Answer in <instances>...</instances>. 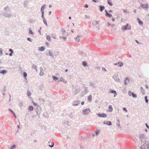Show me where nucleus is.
Here are the masks:
<instances>
[{
  "label": "nucleus",
  "instance_id": "41",
  "mask_svg": "<svg viewBox=\"0 0 149 149\" xmlns=\"http://www.w3.org/2000/svg\"><path fill=\"white\" fill-rule=\"evenodd\" d=\"M95 135L96 136L99 133V131L98 130H97L95 131Z\"/></svg>",
  "mask_w": 149,
  "mask_h": 149
},
{
  "label": "nucleus",
  "instance_id": "36",
  "mask_svg": "<svg viewBox=\"0 0 149 149\" xmlns=\"http://www.w3.org/2000/svg\"><path fill=\"white\" fill-rule=\"evenodd\" d=\"M16 148V145L15 144L11 146L10 149H14Z\"/></svg>",
  "mask_w": 149,
  "mask_h": 149
},
{
  "label": "nucleus",
  "instance_id": "31",
  "mask_svg": "<svg viewBox=\"0 0 149 149\" xmlns=\"http://www.w3.org/2000/svg\"><path fill=\"white\" fill-rule=\"evenodd\" d=\"M52 78H53V79L55 81L57 80L58 79L57 77H56L54 76H52Z\"/></svg>",
  "mask_w": 149,
  "mask_h": 149
},
{
  "label": "nucleus",
  "instance_id": "44",
  "mask_svg": "<svg viewBox=\"0 0 149 149\" xmlns=\"http://www.w3.org/2000/svg\"><path fill=\"white\" fill-rule=\"evenodd\" d=\"M84 92L85 93H87L88 92V89L87 88H85L84 89Z\"/></svg>",
  "mask_w": 149,
  "mask_h": 149
},
{
  "label": "nucleus",
  "instance_id": "63",
  "mask_svg": "<svg viewBox=\"0 0 149 149\" xmlns=\"http://www.w3.org/2000/svg\"><path fill=\"white\" fill-rule=\"evenodd\" d=\"M102 70L105 72L106 71V69L104 68H102Z\"/></svg>",
  "mask_w": 149,
  "mask_h": 149
},
{
  "label": "nucleus",
  "instance_id": "1",
  "mask_svg": "<svg viewBox=\"0 0 149 149\" xmlns=\"http://www.w3.org/2000/svg\"><path fill=\"white\" fill-rule=\"evenodd\" d=\"M139 137L142 142H144L145 141L141 147V149H149L148 142L146 141V137L144 134H141L140 135Z\"/></svg>",
  "mask_w": 149,
  "mask_h": 149
},
{
  "label": "nucleus",
  "instance_id": "47",
  "mask_svg": "<svg viewBox=\"0 0 149 149\" xmlns=\"http://www.w3.org/2000/svg\"><path fill=\"white\" fill-rule=\"evenodd\" d=\"M52 145H49V147H51V148L53 147L54 146V143L53 142H52Z\"/></svg>",
  "mask_w": 149,
  "mask_h": 149
},
{
  "label": "nucleus",
  "instance_id": "14",
  "mask_svg": "<svg viewBox=\"0 0 149 149\" xmlns=\"http://www.w3.org/2000/svg\"><path fill=\"white\" fill-rule=\"evenodd\" d=\"M113 78L114 79L116 82L118 81L119 80L118 77L116 75L113 76Z\"/></svg>",
  "mask_w": 149,
  "mask_h": 149
},
{
  "label": "nucleus",
  "instance_id": "43",
  "mask_svg": "<svg viewBox=\"0 0 149 149\" xmlns=\"http://www.w3.org/2000/svg\"><path fill=\"white\" fill-rule=\"evenodd\" d=\"M147 96H146L145 97V100L146 102V103H148V100L147 99Z\"/></svg>",
  "mask_w": 149,
  "mask_h": 149
},
{
  "label": "nucleus",
  "instance_id": "52",
  "mask_svg": "<svg viewBox=\"0 0 149 149\" xmlns=\"http://www.w3.org/2000/svg\"><path fill=\"white\" fill-rule=\"evenodd\" d=\"M85 18L86 19H89L90 17V16L87 15H85Z\"/></svg>",
  "mask_w": 149,
  "mask_h": 149
},
{
  "label": "nucleus",
  "instance_id": "34",
  "mask_svg": "<svg viewBox=\"0 0 149 149\" xmlns=\"http://www.w3.org/2000/svg\"><path fill=\"white\" fill-rule=\"evenodd\" d=\"M33 107L32 106H29L28 108V109L31 111L33 110Z\"/></svg>",
  "mask_w": 149,
  "mask_h": 149
},
{
  "label": "nucleus",
  "instance_id": "30",
  "mask_svg": "<svg viewBox=\"0 0 149 149\" xmlns=\"http://www.w3.org/2000/svg\"><path fill=\"white\" fill-rule=\"evenodd\" d=\"M92 99V96L91 95H90L88 96V100L89 102H90L91 101Z\"/></svg>",
  "mask_w": 149,
  "mask_h": 149
},
{
  "label": "nucleus",
  "instance_id": "10",
  "mask_svg": "<svg viewBox=\"0 0 149 149\" xmlns=\"http://www.w3.org/2000/svg\"><path fill=\"white\" fill-rule=\"evenodd\" d=\"M80 103V102L79 100L74 101L73 102L72 105L73 106H77Z\"/></svg>",
  "mask_w": 149,
  "mask_h": 149
},
{
  "label": "nucleus",
  "instance_id": "57",
  "mask_svg": "<svg viewBox=\"0 0 149 149\" xmlns=\"http://www.w3.org/2000/svg\"><path fill=\"white\" fill-rule=\"evenodd\" d=\"M54 54L55 56H56L59 54V53L58 52H56Z\"/></svg>",
  "mask_w": 149,
  "mask_h": 149
},
{
  "label": "nucleus",
  "instance_id": "42",
  "mask_svg": "<svg viewBox=\"0 0 149 149\" xmlns=\"http://www.w3.org/2000/svg\"><path fill=\"white\" fill-rule=\"evenodd\" d=\"M36 67H37L36 65H35L34 64L32 66V68H33L34 69H35L36 70V71H37Z\"/></svg>",
  "mask_w": 149,
  "mask_h": 149
},
{
  "label": "nucleus",
  "instance_id": "49",
  "mask_svg": "<svg viewBox=\"0 0 149 149\" xmlns=\"http://www.w3.org/2000/svg\"><path fill=\"white\" fill-rule=\"evenodd\" d=\"M27 40H28L30 42H31L33 40L32 39H31L30 38H27Z\"/></svg>",
  "mask_w": 149,
  "mask_h": 149
},
{
  "label": "nucleus",
  "instance_id": "37",
  "mask_svg": "<svg viewBox=\"0 0 149 149\" xmlns=\"http://www.w3.org/2000/svg\"><path fill=\"white\" fill-rule=\"evenodd\" d=\"M87 65V64L86 63L85 61H84L83 62H82V65L84 66H86Z\"/></svg>",
  "mask_w": 149,
  "mask_h": 149
},
{
  "label": "nucleus",
  "instance_id": "19",
  "mask_svg": "<svg viewBox=\"0 0 149 149\" xmlns=\"http://www.w3.org/2000/svg\"><path fill=\"white\" fill-rule=\"evenodd\" d=\"M104 124H106L108 125H112L111 122L109 121H104L103 123Z\"/></svg>",
  "mask_w": 149,
  "mask_h": 149
},
{
  "label": "nucleus",
  "instance_id": "26",
  "mask_svg": "<svg viewBox=\"0 0 149 149\" xmlns=\"http://www.w3.org/2000/svg\"><path fill=\"white\" fill-rule=\"evenodd\" d=\"M47 39L49 42H51V39L50 36L49 35H47L46 37Z\"/></svg>",
  "mask_w": 149,
  "mask_h": 149
},
{
  "label": "nucleus",
  "instance_id": "45",
  "mask_svg": "<svg viewBox=\"0 0 149 149\" xmlns=\"http://www.w3.org/2000/svg\"><path fill=\"white\" fill-rule=\"evenodd\" d=\"M29 33L30 34H34V33L31 29H30L29 31Z\"/></svg>",
  "mask_w": 149,
  "mask_h": 149
},
{
  "label": "nucleus",
  "instance_id": "22",
  "mask_svg": "<svg viewBox=\"0 0 149 149\" xmlns=\"http://www.w3.org/2000/svg\"><path fill=\"white\" fill-rule=\"evenodd\" d=\"M140 90L141 93L143 95H144L145 94V91L142 87H141Z\"/></svg>",
  "mask_w": 149,
  "mask_h": 149
},
{
  "label": "nucleus",
  "instance_id": "11",
  "mask_svg": "<svg viewBox=\"0 0 149 149\" xmlns=\"http://www.w3.org/2000/svg\"><path fill=\"white\" fill-rule=\"evenodd\" d=\"M40 72L39 74V75L40 76H43L44 74V71L42 67L40 68Z\"/></svg>",
  "mask_w": 149,
  "mask_h": 149
},
{
  "label": "nucleus",
  "instance_id": "17",
  "mask_svg": "<svg viewBox=\"0 0 149 149\" xmlns=\"http://www.w3.org/2000/svg\"><path fill=\"white\" fill-rule=\"evenodd\" d=\"M7 72V70H0V73H1L3 74H5Z\"/></svg>",
  "mask_w": 149,
  "mask_h": 149
},
{
  "label": "nucleus",
  "instance_id": "40",
  "mask_svg": "<svg viewBox=\"0 0 149 149\" xmlns=\"http://www.w3.org/2000/svg\"><path fill=\"white\" fill-rule=\"evenodd\" d=\"M2 51V49L0 48V56H1L3 55Z\"/></svg>",
  "mask_w": 149,
  "mask_h": 149
},
{
  "label": "nucleus",
  "instance_id": "6",
  "mask_svg": "<svg viewBox=\"0 0 149 149\" xmlns=\"http://www.w3.org/2000/svg\"><path fill=\"white\" fill-rule=\"evenodd\" d=\"M82 39V37L81 35H78L76 37L74 38L75 41L78 42H79Z\"/></svg>",
  "mask_w": 149,
  "mask_h": 149
},
{
  "label": "nucleus",
  "instance_id": "28",
  "mask_svg": "<svg viewBox=\"0 0 149 149\" xmlns=\"http://www.w3.org/2000/svg\"><path fill=\"white\" fill-rule=\"evenodd\" d=\"M35 20L34 19H30L29 20V22L30 23H33L35 22Z\"/></svg>",
  "mask_w": 149,
  "mask_h": 149
},
{
  "label": "nucleus",
  "instance_id": "48",
  "mask_svg": "<svg viewBox=\"0 0 149 149\" xmlns=\"http://www.w3.org/2000/svg\"><path fill=\"white\" fill-rule=\"evenodd\" d=\"M33 105L35 106H36L37 108H38V107H40V106L39 105H38V104L36 103L33 102Z\"/></svg>",
  "mask_w": 149,
  "mask_h": 149
},
{
  "label": "nucleus",
  "instance_id": "9",
  "mask_svg": "<svg viewBox=\"0 0 149 149\" xmlns=\"http://www.w3.org/2000/svg\"><path fill=\"white\" fill-rule=\"evenodd\" d=\"M92 24L93 26H96L97 27H98L99 26V23L98 21H93Z\"/></svg>",
  "mask_w": 149,
  "mask_h": 149
},
{
  "label": "nucleus",
  "instance_id": "20",
  "mask_svg": "<svg viewBox=\"0 0 149 149\" xmlns=\"http://www.w3.org/2000/svg\"><path fill=\"white\" fill-rule=\"evenodd\" d=\"M137 20L138 21L139 24L141 25H143V22L142 21H141L140 19L139 18H137Z\"/></svg>",
  "mask_w": 149,
  "mask_h": 149
},
{
  "label": "nucleus",
  "instance_id": "7",
  "mask_svg": "<svg viewBox=\"0 0 149 149\" xmlns=\"http://www.w3.org/2000/svg\"><path fill=\"white\" fill-rule=\"evenodd\" d=\"M89 86L92 87L93 88H95L97 86L96 84L93 81L90 82L89 83Z\"/></svg>",
  "mask_w": 149,
  "mask_h": 149
},
{
  "label": "nucleus",
  "instance_id": "25",
  "mask_svg": "<svg viewBox=\"0 0 149 149\" xmlns=\"http://www.w3.org/2000/svg\"><path fill=\"white\" fill-rule=\"evenodd\" d=\"M38 48L39 49H38V50L41 51H43L45 50V48L43 47H39Z\"/></svg>",
  "mask_w": 149,
  "mask_h": 149
},
{
  "label": "nucleus",
  "instance_id": "61",
  "mask_svg": "<svg viewBox=\"0 0 149 149\" xmlns=\"http://www.w3.org/2000/svg\"><path fill=\"white\" fill-rule=\"evenodd\" d=\"M80 54L82 56H85V54L82 52H80Z\"/></svg>",
  "mask_w": 149,
  "mask_h": 149
},
{
  "label": "nucleus",
  "instance_id": "50",
  "mask_svg": "<svg viewBox=\"0 0 149 149\" xmlns=\"http://www.w3.org/2000/svg\"><path fill=\"white\" fill-rule=\"evenodd\" d=\"M27 94L28 96L29 97L31 95V92L30 91H28L27 92Z\"/></svg>",
  "mask_w": 149,
  "mask_h": 149
},
{
  "label": "nucleus",
  "instance_id": "21",
  "mask_svg": "<svg viewBox=\"0 0 149 149\" xmlns=\"http://www.w3.org/2000/svg\"><path fill=\"white\" fill-rule=\"evenodd\" d=\"M8 110L9 111H10L13 114V115L15 117V118H16L17 117H16V116L15 115V114L14 113V112L13 111V110H12L11 109H8Z\"/></svg>",
  "mask_w": 149,
  "mask_h": 149
},
{
  "label": "nucleus",
  "instance_id": "59",
  "mask_svg": "<svg viewBox=\"0 0 149 149\" xmlns=\"http://www.w3.org/2000/svg\"><path fill=\"white\" fill-rule=\"evenodd\" d=\"M88 6L87 4H86L84 6V7L85 8H88Z\"/></svg>",
  "mask_w": 149,
  "mask_h": 149
},
{
  "label": "nucleus",
  "instance_id": "2",
  "mask_svg": "<svg viewBox=\"0 0 149 149\" xmlns=\"http://www.w3.org/2000/svg\"><path fill=\"white\" fill-rule=\"evenodd\" d=\"M61 32L63 35L62 36H60V38H63L65 41L66 40L67 38V36L68 35V33L66 32L64 29H61Z\"/></svg>",
  "mask_w": 149,
  "mask_h": 149
},
{
  "label": "nucleus",
  "instance_id": "27",
  "mask_svg": "<svg viewBox=\"0 0 149 149\" xmlns=\"http://www.w3.org/2000/svg\"><path fill=\"white\" fill-rule=\"evenodd\" d=\"M4 9L6 11H10V9L9 8L8 6L4 8Z\"/></svg>",
  "mask_w": 149,
  "mask_h": 149
},
{
  "label": "nucleus",
  "instance_id": "32",
  "mask_svg": "<svg viewBox=\"0 0 149 149\" xmlns=\"http://www.w3.org/2000/svg\"><path fill=\"white\" fill-rule=\"evenodd\" d=\"M27 3H28V2L27 1H24V4H23L24 6L25 7H26L27 6V5H28Z\"/></svg>",
  "mask_w": 149,
  "mask_h": 149
},
{
  "label": "nucleus",
  "instance_id": "15",
  "mask_svg": "<svg viewBox=\"0 0 149 149\" xmlns=\"http://www.w3.org/2000/svg\"><path fill=\"white\" fill-rule=\"evenodd\" d=\"M47 52L49 53V56H51L52 58H53L54 57V55L51 51L50 50H48Z\"/></svg>",
  "mask_w": 149,
  "mask_h": 149
},
{
  "label": "nucleus",
  "instance_id": "62",
  "mask_svg": "<svg viewBox=\"0 0 149 149\" xmlns=\"http://www.w3.org/2000/svg\"><path fill=\"white\" fill-rule=\"evenodd\" d=\"M135 41L136 42V43H137L138 44H141V43H140V42H139L138 41H137L136 40H135Z\"/></svg>",
  "mask_w": 149,
  "mask_h": 149
},
{
  "label": "nucleus",
  "instance_id": "33",
  "mask_svg": "<svg viewBox=\"0 0 149 149\" xmlns=\"http://www.w3.org/2000/svg\"><path fill=\"white\" fill-rule=\"evenodd\" d=\"M131 95L133 97L136 98L137 97V95L134 94V93H132Z\"/></svg>",
  "mask_w": 149,
  "mask_h": 149
},
{
  "label": "nucleus",
  "instance_id": "58",
  "mask_svg": "<svg viewBox=\"0 0 149 149\" xmlns=\"http://www.w3.org/2000/svg\"><path fill=\"white\" fill-rule=\"evenodd\" d=\"M117 121H118V123H117V124H116V125H117V126H119H119H120V124H119V120H117Z\"/></svg>",
  "mask_w": 149,
  "mask_h": 149
},
{
  "label": "nucleus",
  "instance_id": "38",
  "mask_svg": "<svg viewBox=\"0 0 149 149\" xmlns=\"http://www.w3.org/2000/svg\"><path fill=\"white\" fill-rule=\"evenodd\" d=\"M23 75L25 78H26L27 76L26 73L25 72H24L23 73Z\"/></svg>",
  "mask_w": 149,
  "mask_h": 149
},
{
  "label": "nucleus",
  "instance_id": "39",
  "mask_svg": "<svg viewBox=\"0 0 149 149\" xmlns=\"http://www.w3.org/2000/svg\"><path fill=\"white\" fill-rule=\"evenodd\" d=\"M43 22L47 26V21H46V19L45 18H43Z\"/></svg>",
  "mask_w": 149,
  "mask_h": 149
},
{
  "label": "nucleus",
  "instance_id": "51",
  "mask_svg": "<svg viewBox=\"0 0 149 149\" xmlns=\"http://www.w3.org/2000/svg\"><path fill=\"white\" fill-rule=\"evenodd\" d=\"M59 81L61 82L64 81V79L62 77H61Z\"/></svg>",
  "mask_w": 149,
  "mask_h": 149
},
{
  "label": "nucleus",
  "instance_id": "23",
  "mask_svg": "<svg viewBox=\"0 0 149 149\" xmlns=\"http://www.w3.org/2000/svg\"><path fill=\"white\" fill-rule=\"evenodd\" d=\"M100 10L101 11H102L105 8L104 7V6H100Z\"/></svg>",
  "mask_w": 149,
  "mask_h": 149
},
{
  "label": "nucleus",
  "instance_id": "64",
  "mask_svg": "<svg viewBox=\"0 0 149 149\" xmlns=\"http://www.w3.org/2000/svg\"><path fill=\"white\" fill-rule=\"evenodd\" d=\"M145 125H146V127H147L148 128V129H149V126H148V124H147V123H146V124H145Z\"/></svg>",
  "mask_w": 149,
  "mask_h": 149
},
{
  "label": "nucleus",
  "instance_id": "54",
  "mask_svg": "<svg viewBox=\"0 0 149 149\" xmlns=\"http://www.w3.org/2000/svg\"><path fill=\"white\" fill-rule=\"evenodd\" d=\"M133 92H132L131 91H129L128 92V95L129 96H131L132 95V93H133Z\"/></svg>",
  "mask_w": 149,
  "mask_h": 149
},
{
  "label": "nucleus",
  "instance_id": "8",
  "mask_svg": "<svg viewBox=\"0 0 149 149\" xmlns=\"http://www.w3.org/2000/svg\"><path fill=\"white\" fill-rule=\"evenodd\" d=\"M97 115L99 117L102 118H106L107 116V115L104 113H102V114L97 113Z\"/></svg>",
  "mask_w": 149,
  "mask_h": 149
},
{
  "label": "nucleus",
  "instance_id": "18",
  "mask_svg": "<svg viewBox=\"0 0 149 149\" xmlns=\"http://www.w3.org/2000/svg\"><path fill=\"white\" fill-rule=\"evenodd\" d=\"M141 6L143 8H147L148 7V4H142L141 5Z\"/></svg>",
  "mask_w": 149,
  "mask_h": 149
},
{
  "label": "nucleus",
  "instance_id": "55",
  "mask_svg": "<svg viewBox=\"0 0 149 149\" xmlns=\"http://www.w3.org/2000/svg\"><path fill=\"white\" fill-rule=\"evenodd\" d=\"M123 110L125 111V112H127V110L125 108H123Z\"/></svg>",
  "mask_w": 149,
  "mask_h": 149
},
{
  "label": "nucleus",
  "instance_id": "16",
  "mask_svg": "<svg viewBox=\"0 0 149 149\" xmlns=\"http://www.w3.org/2000/svg\"><path fill=\"white\" fill-rule=\"evenodd\" d=\"M105 12L106 13L105 15L106 16L109 17H112V15L111 14H109V13L108 12L107 10H105Z\"/></svg>",
  "mask_w": 149,
  "mask_h": 149
},
{
  "label": "nucleus",
  "instance_id": "5",
  "mask_svg": "<svg viewBox=\"0 0 149 149\" xmlns=\"http://www.w3.org/2000/svg\"><path fill=\"white\" fill-rule=\"evenodd\" d=\"M91 112L90 109L88 108L85 109L84 110L82 111V114L84 115H86L88 114Z\"/></svg>",
  "mask_w": 149,
  "mask_h": 149
},
{
  "label": "nucleus",
  "instance_id": "4",
  "mask_svg": "<svg viewBox=\"0 0 149 149\" xmlns=\"http://www.w3.org/2000/svg\"><path fill=\"white\" fill-rule=\"evenodd\" d=\"M3 16L6 18H10L11 17L12 15L10 13H8V12H5L3 14Z\"/></svg>",
  "mask_w": 149,
  "mask_h": 149
},
{
  "label": "nucleus",
  "instance_id": "3",
  "mask_svg": "<svg viewBox=\"0 0 149 149\" xmlns=\"http://www.w3.org/2000/svg\"><path fill=\"white\" fill-rule=\"evenodd\" d=\"M131 29V26L128 24H127L123 26L121 28V29L123 31H125L127 30H130Z\"/></svg>",
  "mask_w": 149,
  "mask_h": 149
},
{
  "label": "nucleus",
  "instance_id": "12",
  "mask_svg": "<svg viewBox=\"0 0 149 149\" xmlns=\"http://www.w3.org/2000/svg\"><path fill=\"white\" fill-rule=\"evenodd\" d=\"M114 65H117L119 67H121L123 65V63L122 62H120L114 63Z\"/></svg>",
  "mask_w": 149,
  "mask_h": 149
},
{
  "label": "nucleus",
  "instance_id": "53",
  "mask_svg": "<svg viewBox=\"0 0 149 149\" xmlns=\"http://www.w3.org/2000/svg\"><path fill=\"white\" fill-rule=\"evenodd\" d=\"M19 105L20 107L23 106V104L22 102H19Z\"/></svg>",
  "mask_w": 149,
  "mask_h": 149
},
{
  "label": "nucleus",
  "instance_id": "46",
  "mask_svg": "<svg viewBox=\"0 0 149 149\" xmlns=\"http://www.w3.org/2000/svg\"><path fill=\"white\" fill-rule=\"evenodd\" d=\"M107 3L110 6H113V4L111 3L110 1H107Z\"/></svg>",
  "mask_w": 149,
  "mask_h": 149
},
{
  "label": "nucleus",
  "instance_id": "35",
  "mask_svg": "<svg viewBox=\"0 0 149 149\" xmlns=\"http://www.w3.org/2000/svg\"><path fill=\"white\" fill-rule=\"evenodd\" d=\"M110 92L111 93L114 94L115 95H116L117 94V93L116 91L114 90H111Z\"/></svg>",
  "mask_w": 149,
  "mask_h": 149
},
{
  "label": "nucleus",
  "instance_id": "56",
  "mask_svg": "<svg viewBox=\"0 0 149 149\" xmlns=\"http://www.w3.org/2000/svg\"><path fill=\"white\" fill-rule=\"evenodd\" d=\"M9 51L10 52H11V53H13V50L12 49H9Z\"/></svg>",
  "mask_w": 149,
  "mask_h": 149
},
{
  "label": "nucleus",
  "instance_id": "24",
  "mask_svg": "<svg viewBox=\"0 0 149 149\" xmlns=\"http://www.w3.org/2000/svg\"><path fill=\"white\" fill-rule=\"evenodd\" d=\"M45 5H43L42 6L41 8V12L42 13H44V7Z\"/></svg>",
  "mask_w": 149,
  "mask_h": 149
},
{
  "label": "nucleus",
  "instance_id": "29",
  "mask_svg": "<svg viewBox=\"0 0 149 149\" xmlns=\"http://www.w3.org/2000/svg\"><path fill=\"white\" fill-rule=\"evenodd\" d=\"M109 111L112 112L113 111V109L111 105H110L109 106Z\"/></svg>",
  "mask_w": 149,
  "mask_h": 149
},
{
  "label": "nucleus",
  "instance_id": "60",
  "mask_svg": "<svg viewBox=\"0 0 149 149\" xmlns=\"http://www.w3.org/2000/svg\"><path fill=\"white\" fill-rule=\"evenodd\" d=\"M111 24L109 22H107V26L108 27L109 26H111Z\"/></svg>",
  "mask_w": 149,
  "mask_h": 149
},
{
  "label": "nucleus",
  "instance_id": "13",
  "mask_svg": "<svg viewBox=\"0 0 149 149\" xmlns=\"http://www.w3.org/2000/svg\"><path fill=\"white\" fill-rule=\"evenodd\" d=\"M130 81V79L128 77H126L125 79V81L124 82V84L125 85H127L128 83Z\"/></svg>",
  "mask_w": 149,
  "mask_h": 149
}]
</instances>
